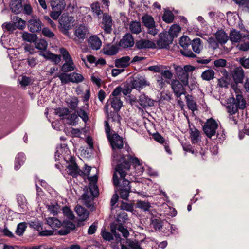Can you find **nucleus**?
I'll list each match as a JSON object with an SVG mask.
<instances>
[{
    "label": "nucleus",
    "instance_id": "nucleus-47",
    "mask_svg": "<svg viewBox=\"0 0 249 249\" xmlns=\"http://www.w3.org/2000/svg\"><path fill=\"white\" fill-rule=\"evenodd\" d=\"M130 29L132 33L139 34L141 32V25L139 22H133L130 25Z\"/></svg>",
    "mask_w": 249,
    "mask_h": 249
},
{
    "label": "nucleus",
    "instance_id": "nucleus-11",
    "mask_svg": "<svg viewBox=\"0 0 249 249\" xmlns=\"http://www.w3.org/2000/svg\"><path fill=\"white\" fill-rule=\"evenodd\" d=\"M134 44V40L131 34L127 33L120 40L118 46L123 48H130Z\"/></svg>",
    "mask_w": 249,
    "mask_h": 249
},
{
    "label": "nucleus",
    "instance_id": "nucleus-58",
    "mask_svg": "<svg viewBox=\"0 0 249 249\" xmlns=\"http://www.w3.org/2000/svg\"><path fill=\"white\" fill-rule=\"evenodd\" d=\"M69 107L72 110H75L78 104V98L76 97L72 98L68 102Z\"/></svg>",
    "mask_w": 249,
    "mask_h": 249
},
{
    "label": "nucleus",
    "instance_id": "nucleus-23",
    "mask_svg": "<svg viewBox=\"0 0 249 249\" xmlns=\"http://www.w3.org/2000/svg\"><path fill=\"white\" fill-rule=\"evenodd\" d=\"M130 57L128 56H123L115 60V66L117 68H126L129 66Z\"/></svg>",
    "mask_w": 249,
    "mask_h": 249
},
{
    "label": "nucleus",
    "instance_id": "nucleus-46",
    "mask_svg": "<svg viewBox=\"0 0 249 249\" xmlns=\"http://www.w3.org/2000/svg\"><path fill=\"white\" fill-rule=\"evenodd\" d=\"M143 25L147 28L155 25L153 17H142Z\"/></svg>",
    "mask_w": 249,
    "mask_h": 249
},
{
    "label": "nucleus",
    "instance_id": "nucleus-50",
    "mask_svg": "<svg viewBox=\"0 0 249 249\" xmlns=\"http://www.w3.org/2000/svg\"><path fill=\"white\" fill-rule=\"evenodd\" d=\"M189 96L188 94L185 96L187 107L189 109L194 111L197 109L196 104L193 100L189 99Z\"/></svg>",
    "mask_w": 249,
    "mask_h": 249
},
{
    "label": "nucleus",
    "instance_id": "nucleus-38",
    "mask_svg": "<svg viewBox=\"0 0 249 249\" xmlns=\"http://www.w3.org/2000/svg\"><path fill=\"white\" fill-rule=\"evenodd\" d=\"M214 74L213 70L208 69L202 73L201 77L203 80L210 81L214 78Z\"/></svg>",
    "mask_w": 249,
    "mask_h": 249
},
{
    "label": "nucleus",
    "instance_id": "nucleus-54",
    "mask_svg": "<svg viewBox=\"0 0 249 249\" xmlns=\"http://www.w3.org/2000/svg\"><path fill=\"white\" fill-rule=\"evenodd\" d=\"M60 53L61 54L65 62L73 60L71 57L70 55L69 52L65 48H60Z\"/></svg>",
    "mask_w": 249,
    "mask_h": 249
},
{
    "label": "nucleus",
    "instance_id": "nucleus-62",
    "mask_svg": "<svg viewBox=\"0 0 249 249\" xmlns=\"http://www.w3.org/2000/svg\"><path fill=\"white\" fill-rule=\"evenodd\" d=\"M42 34L46 37L49 38H53L55 35L48 28H43L42 29Z\"/></svg>",
    "mask_w": 249,
    "mask_h": 249
},
{
    "label": "nucleus",
    "instance_id": "nucleus-35",
    "mask_svg": "<svg viewBox=\"0 0 249 249\" xmlns=\"http://www.w3.org/2000/svg\"><path fill=\"white\" fill-rule=\"evenodd\" d=\"M190 138L193 143H196L200 140V132L198 129L194 128V130L190 129Z\"/></svg>",
    "mask_w": 249,
    "mask_h": 249
},
{
    "label": "nucleus",
    "instance_id": "nucleus-18",
    "mask_svg": "<svg viewBox=\"0 0 249 249\" xmlns=\"http://www.w3.org/2000/svg\"><path fill=\"white\" fill-rule=\"evenodd\" d=\"M69 174L73 178H76L78 175L83 176L84 173L79 169L76 163L69 164L67 166Z\"/></svg>",
    "mask_w": 249,
    "mask_h": 249
},
{
    "label": "nucleus",
    "instance_id": "nucleus-43",
    "mask_svg": "<svg viewBox=\"0 0 249 249\" xmlns=\"http://www.w3.org/2000/svg\"><path fill=\"white\" fill-rule=\"evenodd\" d=\"M55 114L60 117H64L69 115L70 110L67 107H57L54 109Z\"/></svg>",
    "mask_w": 249,
    "mask_h": 249
},
{
    "label": "nucleus",
    "instance_id": "nucleus-19",
    "mask_svg": "<svg viewBox=\"0 0 249 249\" xmlns=\"http://www.w3.org/2000/svg\"><path fill=\"white\" fill-rule=\"evenodd\" d=\"M139 103L143 108H145L147 107L153 106L154 101L145 94H142L139 97Z\"/></svg>",
    "mask_w": 249,
    "mask_h": 249
},
{
    "label": "nucleus",
    "instance_id": "nucleus-12",
    "mask_svg": "<svg viewBox=\"0 0 249 249\" xmlns=\"http://www.w3.org/2000/svg\"><path fill=\"white\" fill-rule=\"evenodd\" d=\"M175 69L178 80L181 82L184 86H188L189 74L186 73L180 66H176Z\"/></svg>",
    "mask_w": 249,
    "mask_h": 249
},
{
    "label": "nucleus",
    "instance_id": "nucleus-25",
    "mask_svg": "<svg viewBox=\"0 0 249 249\" xmlns=\"http://www.w3.org/2000/svg\"><path fill=\"white\" fill-rule=\"evenodd\" d=\"M216 41L221 45L225 44L228 40V36L222 30H219L215 33Z\"/></svg>",
    "mask_w": 249,
    "mask_h": 249
},
{
    "label": "nucleus",
    "instance_id": "nucleus-27",
    "mask_svg": "<svg viewBox=\"0 0 249 249\" xmlns=\"http://www.w3.org/2000/svg\"><path fill=\"white\" fill-rule=\"evenodd\" d=\"M46 60H51L54 62V64L57 65L61 60L60 55L55 54L52 53H49L47 54L45 53L40 54Z\"/></svg>",
    "mask_w": 249,
    "mask_h": 249
},
{
    "label": "nucleus",
    "instance_id": "nucleus-17",
    "mask_svg": "<svg viewBox=\"0 0 249 249\" xmlns=\"http://www.w3.org/2000/svg\"><path fill=\"white\" fill-rule=\"evenodd\" d=\"M89 108V104H87L85 106L82 107L76 110L78 117H80L85 123L89 120V115L90 112Z\"/></svg>",
    "mask_w": 249,
    "mask_h": 249
},
{
    "label": "nucleus",
    "instance_id": "nucleus-63",
    "mask_svg": "<svg viewBox=\"0 0 249 249\" xmlns=\"http://www.w3.org/2000/svg\"><path fill=\"white\" fill-rule=\"evenodd\" d=\"M153 138L155 141L162 144L166 142L164 138L158 132L153 134Z\"/></svg>",
    "mask_w": 249,
    "mask_h": 249
},
{
    "label": "nucleus",
    "instance_id": "nucleus-29",
    "mask_svg": "<svg viewBox=\"0 0 249 249\" xmlns=\"http://www.w3.org/2000/svg\"><path fill=\"white\" fill-rule=\"evenodd\" d=\"M243 37V36L240 31L235 29L231 31L230 34V39L232 43L239 42Z\"/></svg>",
    "mask_w": 249,
    "mask_h": 249
},
{
    "label": "nucleus",
    "instance_id": "nucleus-49",
    "mask_svg": "<svg viewBox=\"0 0 249 249\" xmlns=\"http://www.w3.org/2000/svg\"><path fill=\"white\" fill-rule=\"evenodd\" d=\"M236 4L242 7L243 10L248 11L249 10V0H233Z\"/></svg>",
    "mask_w": 249,
    "mask_h": 249
},
{
    "label": "nucleus",
    "instance_id": "nucleus-61",
    "mask_svg": "<svg viewBox=\"0 0 249 249\" xmlns=\"http://www.w3.org/2000/svg\"><path fill=\"white\" fill-rule=\"evenodd\" d=\"M239 62L245 69H249V58L241 57L239 58Z\"/></svg>",
    "mask_w": 249,
    "mask_h": 249
},
{
    "label": "nucleus",
    "instance_id": "nucleus-5",
    "mask_svg": "<svg viewBox=\"0 0 249 249\" xmlns=\"http://www.w3.org/2000/svg\"><path fill=\"white\" fill-rule=\"evenodd\" d=\"M59 19L60 28L61 31L66 34L68 31L74 26V17H60Z\"/></svg>",
    "mask_w": 249,
    "mask_h": 249
},
{
    "label": "nucleus",
    "instance_id": "nucleus-64",
    "mask_svg": "<svg viewBox=\"0 0 249 249\" xmlns=\"http://www.w3.org/2000/svg\"><path fill=\"white\" fill-rule=\"evenodd\" d=\"M128 246L130 249H142L138 241H130L128 243Z\"/></svg>",
    "mask_w": 249,
    "mask_h": 249
},
{
    "label": "nucleus",
    "instance_id": "nucleus-33",
    "mask_svg": "<svg viewBox=\"0 0 249 249\" xmlns=\"http://www.w3.org/2000/svg\"><path fill=\"white\" fill-rule=\"evenodd\" d=\"M75 68V66L72 60L65 62L62 66L61 70L63 71L62 73H68L69 72L74 71Z\"/></svg>",
    "mask_w": 249,
    "mask_h": 249
},
{
    "label": "nucleus",
    "instance_id": "nucleus-56",
    "mask_svg": "<svg viewBox=\"0 0 249 249\" xmlns=\"http://www.w3.org/2000/svg\"><path fill=\"white\" fill-rule=\"evenodd\" d=\"M118 111H110L107 114L108 119H111L112 122H119L121 118L120 116L118 113Z\"/></svg>",
    "mask_w": 249,
    "mask_h": 249
},
{
    "label": "nucleus",
    "instance_id": "nucleus-30",
    "mask_svg": "<svg viewBox=\"0 0 249 249\" xmlns=\"http://www.w3.org/2000/svg\"><path fill=\"white\" fill-rule=\"evenodd\" d=\"M17 201L18 206L21 209V212H25L27 207V200L25 197L22 194L17 195Z\"/></svg>",
    "mask_w": 249,
    "mask_h": 249
},
{
    "label": "nucleus",
    "instance_id": "nucleus-42",
    "mask_svg": "<svg viewBox=\"0 0 249 249\" xmlns=\"http://www.w3.org/2000/svg\"><path fill=\"white\" fill-rule=\"evenodd\" d=\"M16 19L14 18L13 19L15 20L14 22L16 29H18L20 30H23L24 29L26 22L25 20H22L19 17H15Z\"/></svg>",
    "mask_w": 249,
    "mask_h": 249
},
{
    "label": "nucleus",
    "instance_id": "nucleus-59",
    "mask_svg": "<svg viewBox=\"0 0 249 249\" xmlns=\"http://www.w3.org/2000/svg\"><path fill=\"white\" fill-rule=\"evenodd\" d=\"M2 27L3 29H6L9 33H13L16 30L14 23L5 22L2 24Z\"/></svg>",
    "mask_w": 249,
    "mask_h": 249
},
{
    "label": "nucleus",
    "instance_id": "nucleus-41",
    "mask_svg": "<svg viewBox=\"0 0 249 249\" xmlns=\"http://www.w3.org/2000/svg\"><path fill=\"white\" fill-rule=\"evenodd\" d=\"M88 189L89 194L92 195L94 197H98L99 196V190L96 183H92L89 182V184Z\"/></svg>",
    "mask_w": 249,
    "mask_h": 249
},
{
    "label": "nucleus",
    "instance_id": "nucleus-52",
    "mask_svg": "<svg viewBox=\"0 0 249 249\" xmlns=\"http://www.w3.org/2000/svg\"><path fill=\"white\" fill-rule=\"evenodd\" d=\"M63 213L64 215L66 216L70 220H73L75 216L73 214L72 211L70 208L67 206H65L62 208Z\"/></svg>",
    "mask_w": 249,
    "mask_h": 249
},
{
    "label": "nucleus",
    "instance_id": "nucleus-51",
    "mask_svg": "<svg viewBox=\"0 0 249 249\" xmlns=\"http://www.w3.org/2000/svg\"><path fill=\"white\" fill-rule=\"evenodd\" d=\"M127 219L128 216L126 212H121L117 215V221L119 224L125 223Z\"/></svg>",
    "mask_w": 249,
    "mask_h": 249
},
{
    "label": "nucleus",
    "instance_id": "nucleus-31",
    "mask_svg": "<svg viewBox=\"0 0 249 249\" xmlns=\"http://www.w3.org/2000/svg\"><path fill=\"white\" fill-rule=\"evenodd\" d=\"M91 10L93 14L97 16H108V13L103 9H101L99 2L93 3L91 5Z\"/></svg>",
    "mask_w": 249,
    "mask_h": 249
},
{
    "label": "nucleus",
    "instance_id": "nucleus-37",
    "mask_svg": "<svg viewBox=\"0 0 249 249\" xmlns=\"http://www.w3.org/2000/svg\"><path fill=\"white\" fill-rule=\"evenodd\" d=\"M150 224L156 230H160L162 227V222L160 217L153 216L150 219Z\"/></svg>",
    "mask_w": 249,
    "mask_h": 249
},
{
    "label": "nucleus",
    "instance_id": "nucleus-24",
    "mask_svg": "<svg viewBox=\"0 0 249 249\" xmlns=\"http://www.w3.org/2000/svg\"><path fill=\"white\" fill-rule=\"evenodd\" d=\"M102 20V28L104 29L105 32L107 34L110 33L112 31V24L111 17H103Z\"/></svg>",
    "mask_w": 249,
    "mask_h": 249
},
{
    "label": "nucleus",
    "instance_id": "nucleus-36",
    "mask_svg": "<svg viewBox=\"0 0 249 249\" xmlns=\"http://www.w3.org/2000/svg\"><path fill=\"white\" fill-rule=\"evenodd\" d=\"M180 31V27L177 24L172 25L168 32H165L167 34H169L172 39L173 40L174 38L178 36V33Z\"/></svg>",
    "mask_w": 249,
    "mask_h": 249
},
{
    "label": "nucleus",
    "instance_id": "nucleus-7",
    "mask_svg": "<svg viewBox=\"0 0 249 249\" xmlns=\"http://www.w3.org/2000/svg\"><path fill=\"white\" fill-rule=\"evenodd\" d=\"M159 39L157 42V44L160 49H166L169 47V45L172 44L173 40L169 34L166 32L159 34Z\"/></svg>",
    "mask_w": 249,
    "mask_h": 249
},
{
    "label": "nucleus",
    "instance_id": "nucleus-21",
    "mask_svg": "<svg viewBox=\"0 0 249 249\" xmlns=\"http://www.w3.org/2000/svg\"><path fill=\"white\" fill-rule=\"evenodd\" d=\"M10 9L15 14L20 13L23 10L21 0H13L10 5Z\"/></svg>",
    "mask_w": 249,
    "mask_h": 249
},
{
    "label": "nucleus",
    "instance_id": "nucleus-1",
    "mask_svg": "<svg viewBox=\"0 0 249 249\" xmlns=\"http://www.w3.org/2000/svg\"><path fill=\"white\" fill-rule=\"evenodd\" d=\"M105 130L107 139L113 151L112 154V166L114 169L112 177L113 184L115 192L124 200H128L129 194L131 192L130 182L125 178L127 172L132 165L134 168L142 166L139 159L129 154L121 153L124 143L123 139L118 134H110V127L107 121H105Z\"/></svg>",
    "mask_w": 249,
    "mask_h": 249
},
{
    "label": "nucleus",
    "instance_id": "nucleus-34",
    "mask_svg": "<svg viewBox=\"0 0 249 249\" xmlns=\"http://www.w3.org/2000/svg\"><path fill=\"white\" fill-rule=\"evenodd\" d=\"M192 45L193 50L196 53L199 54L202 48L201 40L199 38L194 39L190 43Z\"/></svg>",
    "mask_w": 249,
    "mask_h": 249
},
{
    "label": "nucleus",
    "instance_id": "nucleus-22",
    "mask_svg": "<svg viewBox=\"0 0 249 249\" xmlns=\"http://www.w3.org/2000/svg\"><path fill=\"white\" fill-rule=\"evenodd\" d=\"M75 211L79 217L80 221L86 220L89 215V212L83 207L77 205L75 208Z\"/></svg>",
    "mask_w": 249,
    "mask_h": 249
},
{
    "label": "nucleus",
    "instance_id": "nucleus-3",
    "mask_svg": "<svg viewBox=\"0 0 249 249\" xmlns=\"http://www.w3.org/2000/svg\"><path fill=\"white\" fill-rule=\"evenodd\" d=\"M55 77L59 78L62 85L70 82L78 83L82 82L84 79L81 74L75 72L71 73H60Z\"/></svg>",
    "mask_w": 249,
    "mask_h": 249
},
{
    "label": "nucleus",
    "instance_id": "nucleus-45",
    "mask_svg": "<svg viewBox=\"0 0 249 249\" xmlns=\"http://www.w3.org/2000/svg\"><path fill=\"white\" fill-rule=\"evenodd\" d=\"M104 53L108 55H114L117 54L119 51L118 48L114 45H112L108 48H105L103 49Z\"/></svg>",
    "mask_w": 249,
    "mask_h": 249
},
{
    "label": "nucleus",
    "instance_id": "nucleus-9",
    "mask_svg": "<svg viewBox=\"0 0 249 249\" xmlns=\"http://www.w3.org/2000/svg\"><path fill=\"white\" fill-rule=\"evenodd\" d=\"M96 197L89 194L88 189L85 190L84 193L82 196L84 204L92 211L95 210L94 199Z\"/></svg>",
    "mask_w": 249,
    "mask_h": 249
},
{
    "label": "nucleus",
    "instance_id": "nucleus-6",
    "mask_svg": "<svg viewBox=\"0 0 249 249\" xmlns=\"http://www.w3.org/2000/svg\"><path fill=\"white\" fill-rule=\"evenodd\" d=\"M171 88L175 96L178 98L181 95H186V91L184 88L185 86L178 79H173L171 81Z\"/></svg>",
    "mask_w": 249,
    "mask_h": 249
},
{
    "label": "nucleus",
    "instance_id": "nucleus-55",
    "mask_svg": "<svg viewBox=\"0 0 249 249\" xmlns=\"http://www.w3.org/2000/svg\"><path fill=\"white\" fill-rule=\"evenodd\" d=\"M190 43V39L187 36H183L180 39L179 44L184 49L187 48Z\"/></svg>",
    "mask_w": 249,
    "mask_h": 249
},
{
    "label": "nucleus",
    "instance_id": "nucleus-4",
    "mask_svg": "<svg viewBox=\"0 0 249 249\" xmlns=\"http://www.w3.org/2000/svg\"><path fill=\"white\" fill-rule=\"evenodd\" d=\"M218 124L213 118L207 120L203 125V130L207 137L211 138L216 134V130L218 128Z\"/></svg>",
    "mask_w": 249,
    "mask_h": 249
},
{
    "label": "nucleus",
    "instance_id": "nucleus-48",
    "mask_svg": "<svg viewBox=\"0 0 249 249\" xmlns=\"http://www.w3.org/2000/svg\"><path fill=\"white\" fill-rule=\"evenodd\" d=\"M137 207L143 210L144 211H149V209L151 207L149 202L144 201H138L137 203Z\"/></svg>",
    "mask_w": 249,
    "mask_h": 249
},
{
    "label": "nucleus",
    "instance_id": "nucleus-32",
    "mask_svg": "<svg viewBox=\"0 0 249 249\" xmlns=\"http://www.w3.org/2000/svg\"><path fill=\"white\" fill-rule=\"evenodd\" d=\"M88 29L84 26L80 25L75 31V35L79 38L84 39L86 37Z\"/></svg>",
    "mask_w": 249,
    "mask_h": 249
},
{
    "label": "nucleus",
    "instance_id": "nucleus-10",
    "mask_svg": "<svg viewBox=\"0 0 249 249\" xmlns=\"http://www.w3.org/2000/svg\"><path fill=\"white\" fill-rule=\"evenodd\" d=\"M131 89H135L140 90L146 86L149 85L145 78L142 76H137L133 78L131 80Z\"/></svg>",
    "mask_w": 249,
    "mask_h": 249
},
{
    "label": "nucleus",
    "instance_id": "nucleus-60",
    "mask_svg": "<svg viewBox=\"0 0 249 249\" xmlns=\"http://www.w3.org/2000/svg\"><path fill=\"white\" fill-rule=\"evenodd\" d=\"M101 235L103 238L106 241H110L113 239L112 233L106 231L105 230L102 231Z\"/></svg>",
    "mask_w": 249,
    "mask_h": 249
},
{
    "label": "nucleus",
    "instance_id": "nucleus-13",
    "mask_svg": "<svg viewBox=\"0 0 249 249\" xmlns=\"http://www.w3.org/2000/svg\"><path fill=\"white\" fill-rule=\"evenodd\" d=\"M135 47L138 49H155L156 45L153 42L146 40L141 39L139 40L136 41L135 43Z\"/></svg>",
    "mask_w": 249,
    "mask_h": 249
},
{
    "label": "nucleus",
    "instance_id": "nucleus-28",
    "mask_svg": "<svg viewBox=\"0 0 249 249\" xmlns=\"http://www.w3.org/2000/svg\"><path fill=\"white\" fill-rule=\"evenodd\" d=\"M109 104L111 105V107L116 111H119L123 105L122 102L121 101L120 98L119 97H110Z\"/></svg>",
    "mask_w": 249,
    "mask_h": 249
},
{
    "label": "nucleus",
    "instance_id": "nucleus-44",
    "mask_svg": "<svg viewBox=\"0 0 249 249\" xmlns=\"http://www.w3.org/2000/svg\"><path fill=\"white\" fill-rule=\"evenodd\" d=\"M27 225L26 222H21L18 224L15 232L18 236H21L24 233Z\"/></svg>",
    "mask_w": 249,
    "mask_h": 249
},
{
    "label": "nucleus",
    "instance_id": "nucleus-2",
    "mask_svg": "<svg viewBox=\"0 0 249 249\" xmlns=\"http://www.w3.org/2000/svg\"><path fill=\"white\" fill-rule=\"evenodd\" d=\"M247 102L242 94L236 95V98H230L227 103V109L231 115L235 114L238 109L244 110L246 107Z\"/></svg>",
    "mask_w": 249,
    "mask_h": 249
},
{
    "label": "nucleus",
    "instance_id": "nucleus-40",
    "mask_svg": "<svg viewBox=\"0 0 249 249\" xmlns=\"http://www.w3.org/2000/svg\"><path fill=\"white\" fill-rule=\"evenodd\" d=\"M35 47L39 50L45 51L48 46L47 42L44 39L36 40L35 43Z\"/></svg>",
    "mask_w": 249,
    "mask_h": 249
},
{
    "label": "nucleus",
    "instance_id": "nucleus-16",
    "mask_svg": "<svg viewBox=\"0 0 249 249\" xmlns=\"http://www.w3.org/2000/svg\"><path fill=\"white\" fill-rule=\"evenodd\" d=\"M28 28L32 33L38 32L42 29V23L39 19H31L28 23Z\"/></svg>",
    "mask_w": 249,
    "mask_h": 249
},
{
    "label": "nucleus",
    "instance_id": "nucleus-8",
    "mask_svg": "<svg viewBox=\"0 0 249 249\" xmlns=\"http://www.w3.org/2000/svg\"><path fill=\"white\" fill-rule=\"evenodd\" d=\"M51 4L53 11L50 16H60L66 6L64 0H53Z\"/></svg>",
    "mask_w": 249,
    "mask_h": 249
},
{
    "label": "nucleus",
    "instance_id": "nucleus-53",
    "mask_svg": "<svg viewBox=\"0 0 249 249\" xmlns=\"http://www.w3.org/2000/svg\"><path fill=\"white\" fill-rule=\"evenodd\" d=\"M67 119L70 121L69 124L70 125L74 126L78 123V115L75 113L69 115Z\"/></svg>",
    "mask_w": 249,
    "mask_h": 249
},
{
    "label": "nucleus",
    "instance_id": "nucleus-26",
    "mask_svg": "<svg viewBox=\"0 0 249 249\" xmlns=\"http://www.w3.org/2000/svg\"><path fill=\"white\" fill-rule=\"evenodd\" d=\"M25 160V155L23 153H18L16 156L15 160V169L16 170H18L21 166L24 164Z\"/></svg>",
    "mask_w": 249,
    "mask_h": 249
},
{
    "label": "nucleus",
    "instance_id": "nucleus-15",
    "mask_svg": "<svg viewBox=\"0 0 249 249\" xmlns=\"http://www.w3.org/2000/svg\"><path fill=\"white\" fill-rule=\"evenodd\" d=\"M232 77L234 82L238 84L243 83L245 77V72L241 67L235 69L232 72Z\"/></svg>",
    "mask_w": 249,
    "mask_h": 249
},
{
    "label": "nucleus",
    "instance_id": "nucleus-20",
    "mask_svg": "<svg viewBox=\"0 0 249 249\" xmlns=\"http://www.w3.org/2000/svg\"><path fill=\"white\" fill-rule=\"evenodd\" d=\"M88 45L89 47L92 49L97 50L100 48L102 42L99 37L96 36H93L89 38Z\"/></svg>",
    "mask_w": 249,
    "mask_h": 249
},
{
    "label": "nucleus",
    "instance_id": "nucleus-57",
    "mask_svg": "<svg viewBox=\"0 0 249 249\" xmlns=\"http://www.w3.org/2000/svg\"><path fill=\"white\" fill-rule=\"evenodd\" d=\"M48 209L50 211V213L53 215L55 216L58 213V210L59 208V205L57 203L55 204H50L47 205Z\"/></svg>",
    "mask_w": 249,
    "mask_h": 249
},
{
    "label": "nucleus",
    "instance_id": "nucleus-14",
    "mask_svg": "<svg viewBox=\"0 0 249 249\" xmlns=\"http://www.w3.org/2000/svg\"><path fill=\"white\" fill-rule=\"evenodd\" d=\"M130 3V8L129 9V16H149L147 13H142L141 11H143V10H142L140 8L141 7H142V4H141V5H139L136 7L135 2H132L131 0H128Z\"/></svg>",
    "mask_w": 249,
    "mask_h": 249
},
{
    "label": "nucleus",
    "instance_id": "nucleus-39",
    "mask_svg": "<svg viewBox=\"0 0 249 249\" xmlns=\"http://www.w3.org/2000/svg\"><path fill=\"white\" fill-rule=\"evenodd\" d=\"M22 38L24 40L30 43H35L37 39L36 35L29 33L28 32H25L23 34Z\"/></svg>",
    "mask_w": 249,
    "mask_h": 249
}]
</instances>
